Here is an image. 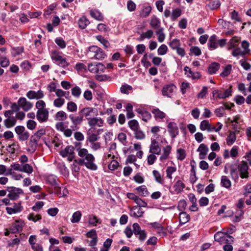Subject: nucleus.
<instances>
[{
  "label": "nucleus",
  "instance_id": "nucleus-28",
  "mask_svg": "<svg viewBox=\"0 0 251 251\" xmlns=\"http://www.w3.org/2000/svg\"><path fill=\"white\" fill-rule=\"evenodd\" d=\"M90 14L92 17L97 21H102L103 20V16L102 13L97 9L91 10Z\"/></svg>",
  "mask_w": 251,
  "mask_h": 251
},
{
  "label": "nucleus",
  "instance_id": "nucleus-62",
  "mask_svg": "<svg viewBox=\"0 0 251 251\" xmlns=\"http://www.w3.org/2000/svg\"><path fill=\"white\" fill-rule=\"evenodd\" d=\"M44 96V93L41 90H39L37 92L32 91V99H40L43 98Z\"/></svg>",
  "mask_w": 251,
  "mask_h": 251
},
{
  "label": "nucleus",
  "instance_id": "nucleus-23",
  "mask_svg": "<svg viewBox=\"0 0 251 251\" xmlns=\"http://www.w3.org/2000/svg\"><path fill=\"white\" fill-rule=\"evenodd\" d=\"M209 149L208 147L204 144H201L197 149V151L200 152V158L202 159L204 158L207 154Z\"/></svg>",
  "mask_w": 251,
  "mask_h": 251
},
{
  "label": "nucleus",
  "instance_id": "nucleus-55",
  "mask_svg": "<svg viewBox=\"0 0 251 251\" xmlns=\"http://www.w3.org/2000/svg\"><path fill=\"white\" fill-rule=\"evenodd\" d=\"M78 162V159H75L73 163L71 165L72 171L77 173L80 170L79 166H82Z\"/></svg>",
  "mask_w": 251,
  "mask_h": 251
},
{
  "label": "nucleus",
  "instance_id": "nucleus-59",
  "mask_svg": "<svg viewBox=\"0 0 251 251\" xmlns=\"http://www.w3.org/2000/svg\"><path fill=\"white\" fill-rule=\"evenodd\" d=\"M231 65H226L223 70V71L220 74V76L222 77H226L228 76L231 71Z\"/></svg>",
  "mask_w": 251,
  "mask_h": 251
},
{
  "label": "nucleus",
  "instance_id": "nucleus-4",
  "mask_svg": "<svg viewBox=\"0 0 251 251\" xmlns=\"http://www.w3.org/2000/svg\"><path fill=\"white\" fill-rule=\"evenodd\" d=\"M214 239L220 244H232L234 242V238L227 233L219 231L214 235Z\"/></svg>",
  "mask_w": 251,
  "mask_h": 251
},
{
  "label": "nucleus",
  "instance_id": "nucleus-27",
  "mask_svg": "<svg viewBox=\"0 0 251 251\" xmlns=\"http://www.w3.org/2000/svg\"><path fill=\"white\" fill-rule=\"evenodd\" d=\"M54 193L59 197H65L68 195V191L65 187H60L57 185L54 187Z\"/></svg>",
  "mask_w": 251,
  "mask_h": 251
},
{
  "label": "nucleus",
  "instance_id": "nucleus-43",
  "mask_svg": "<svg viewBox=\"0 0 251 251\" xmlns=\"http://www.w3.org/2000/svg\"><path fill=\"white\" fill-rule=\"evenodd\" d=\"M236 136L234 132H230L226 138V143L227 145H232L236 141Z\"/></svg>",
  "mask_w": 251,
  "mask_h": 251
},
{
  "label": "nucleus",
  "instance_id": "nucleus-18",
  "mask_svg": "<svg viewBox=\"0 0 251 251\" xmlns=\"http://www.w3.org/2000/svg\"><path fill=\"white\" fill-rule=\"evenodd\" d=\"M88 124L91 127H94L95 126L101 127L103 126V121L100 117L91 118L88 121Z\"/></svg>",
  "mask_w": 251,
  "mask_h": 251
},
{
  "label": "nucleus",
  "instance_id": "nucleus-22",
  "mask_svg": "<svg viewBox=\"0 0 251 251\" xmlns=\"http://www.w3.org/2000/svg\"><path fill=\"white\" fill-rule=\"evenodd\" d=\"M150 25L151 27L156 30L162 28L161 27V22L156 16H152L150 20Z\"/></svg>",
  "mask_w": 251,
  "mask_h": 251
},
{
  "label": "nucleus",
  "instance_id": "nucleus-53",
  "mask_svg": "<svg viewBox=\"0 0 251 251\" xmlns=\"http://www.w3.org/2000/svg\"><path fill=\"white\" fill-rule=\"evenodd\" d=\"M133 106L130 103H128L126 106L127 111L126 116L128 119L132 118L134 117V114L132 111Z\"/></svg>",
  "mask_w": 251,
  "mask_h": 251
},
{
  "label": "nucleus",
  "instance_id": "nucleus-63",
  "mask_svg": "<svg viewBox=\"0 0 251 251\" xmlns=\"http://www.w3.org/2000/svg\"><path fill=\"white\" fill-rule=\"evenodd\" d=\"M168 51V48L165 44L161 45L158 49L157 52L158 54L160 55H163L165 54Z\"/></svg>",
  "mask_w": 251,
  "mask_h": 251
},
{
  "label": "nucleus",
  "instance_id": "nucleus-14",
  "mask_svg": "<svg viewBox=\"0 0 251 251\" xmlns=\"http://www.w3.org/2000/svg\"><path fill=\"white\" fill-rule=\"evenodd\" d=\"M167 128L170 136L172 138H175L178 134L179 130L176 123L171 122L168 126Z\"/></svg>",
  "mask_w": 251,
  "mask_h": 251
},
{
  "label": "nucleus",
  "instance_id": "nucleus-58",
  "mask_svg": "<svg viewBox=\"0 0 251 251\" xmlns=\"http://www.w3.org/2000/svg\"><path fill=\"white\" fill-rule=\"evenodd\" d=\"M65 100L63 98H59L55 99L53 101V105L57 108L61 107L65 103Z\"/></svg>",
  "mask_w": 251,
  "mask_h": 251
},
{
  "label": "nucleus",
  "instance_id": "nucleus-11",
  "mask_svg": "<svg viewBox=\"0 0 251 251\" xmlns=\"http://www.w3.org/2000/svg\"><path fill=\"white\" fill-rule=\"evenodd\" d=\"M25 225L23 220H17L12 223L9 229L10 231L12 233H19L22 231Z\"/></svg>",
  "mask_w": 251,
  "mask_h": 251
},
{
  "label": "nucleus",
  "instance_id": "nucleus-16",
  "mask_svg": "<svg viewBox=\"0 0 251 251\" xmlns=\"http://www.w3.org/2000/svg\"><path fill=\"white\" fill-rule=\"evenodd\" d=\"M161 148L159 146L158 142L155 139H151V144L150 147V152L159 154L161 152Z\"/></svg>",
  "mask_w": 251,
  "mask_h": 251
},
{
  "label": "nucleus",
  "instance_id": "nucleus-32",
  "mask_svg": "<svg viewBox=\"0 0 251 251\" xmlns=\"http://www.w3.org/2000/svg\"><path fill=\"white\" fill-rule=\"evenodd\" d=\"M221 5L219 0H210L206 6L211 10L218 9Z\"/></svg>",
  "mask_w": 251,
  "mask_h": 251
},
{
  "label": "nucleus",
  "instance_id": "nucleus-39",
  "mask_svg": "<svg viewBox=\"0 0 251 251\" xmlns=\"http://www.w3.org/2000/svg\"><path fill=\"white\" fill-rule=\"evenodd\" d=\"M185 184L180 180H177L174 185L176 192L178 194L181 192L185 188Z\"/></svg>",
  "mask_w": 251,
  "mask_h": 251
},
{
  "label": "nucleus",
  "instance_id": "nucleus-49",
  "mask_svg": "<svg viewBox=\"0 0 251 251\" xmlns=\"http://www.w3.org/2000/svg\"><path fill=\"white\" fill-rule=\"evenodd\" d=\"M81 216V213L79 211H77L74 212L72 215L71 222L72 223H78L80 221Z\"/></svg>",
  "mask_w": 251,
  "mask_h": 251
},
{
  "label": "nucleus",
  "instance_id": "nucleus-19",
  "mask_svg": "<svg viewBox=\"0 0 251 251\" xmlns=\"http://www.w3.org/2000/svg\"><path fill=\"white\" fill-rule=\"evenodd\" d=\"M6 210L8 214L11 215L21 212L22 210V207L20 203H14L12 207H7Z\"/></svg>",
  "mask_w": 251,
  "mask_h": 251
},
{
  "label": "nucleus",
  "instance_id": "nucleus-40",
  "mask_svg": "<svg viewBox=\"0 0 251 251\" xmlns=\"http://www.w3.org/2000/svg\"><path fill=\"white\" fill-rule=\"evenodd\" d=\"M46 131L44 129H41L39 130L36 133L34 134L32 137H34V143L35 145H38V141L40 139V137L43 135L45 134Z\"/></svg>",
  "mask_w": 251,
  "mask_h": 251
},
{
  "label": "nucleus",
  "instance_id": "nucleus-33",
  "mask_svg": "<svg viewBox=\"0 0 251 251\" xmlns=\"http://www.w3.org/2000/svg\"><path fill=\"white\" fill-rule=\"evenodd\" d=\"M220 65L217 62H213L211 63L208 67V72L209 74L212 75L216 73L219 69Z\"/></svg>",
  "mask_w": 251,
  "mask_h": 251
},
{
  "label": "nucleus",
  "instance_id": "nucleus-50",
  "mask_svg": "<svg viewBox=\"0 0 251 251\" xmlns=\"http://www.w3.org/2000/svg\"><path fill=\"white\" fill-rule=\"evenodd\" d=\"M128 125L130 129L134 131L139 128V125L137 121L136 120H132L129 121L128 122Z\"/></svg>",
  "mask_w": 251,
  "mask_h": 251
},
{
  "label": "nucleus",
  "instance_id": "nucleus-57",
  "mask_svg": "<svg viewBox=\"0 0 251 251\" xmlns=\"http://www.w3.org/2000/svg\"><path fill=\"white\" fill-rule=\"evenodd\" d=\"M71 93L74 97L78 98L81 95V90L78 86H75L72 89Z\"/></svg>",
  "mask_w": 251,
  "mask_h": 251
},
{
  "label": "nucleus",
  "instance_id": "nucleus-60",
  "mask_svg": "<svg viewBox=\"0 0 251 251\" xmlns=\"http://www.w3.org/2000/svg\"><path fill=\"white\" fill-rule=\"evenodd\" d=\"M232 55L234 57H237L238 56H244L246 54L245 52L242 50L240 48H236L232 52Z\"/></svg>",
  "mask_w": 251,
  "mask_h": 251
},
{
  "label": "nucleus",
  "instance_id": "nucleus-61",
  "mask_svg": "<svg viewBox=\"0 0 251 251\" xmlns=\"http://www.w3.org/2000/svg\"><path fill=\"white\" fill-rule=\"evenodd\" d=\"M118 139L123 145L126 146V135L125 133L123 132L119 133Z\"/></svg>",
  "mask_w": 251,
  "mask_h": 251
},
{
  "label": "nucleus",
  "instance_id": "nucleus-45",
  "mask_svg": "<svg viewBox=\"0 0 251 251\" xmlns=\"http://www.w3.org/2000/svg\"><path fill=\"white\" fill-rule=\"evenodd\" d=\"M138 193L143 196L146 197L149 194L147 188L145 185H141L135 189Z\"/></svg>",
  "mask_w": 251,
  "mask_h": 251
},
{
  "label": "nucleus",
  "instance_id": "nucleus-37",
  "mask_svg": "<svg viewBox=\"0 0 251 251\" xmlns=\"http://www.w3.org/2000/svg\"><path fill=\"white\" fill-rule=\"evenodd\" d=\"M57 168L63 175L67 176L69 175L68 170L63 162L57 163Z\"/></svg>",
  "mask_w": 251,
  "mask_h": 251
},
{
  "label": "nucleus",
  "instance_id": "nucleus-15",
  "mask_svg": "<svg viewBox=\"0 0 251 251\" xmlns=\"http://www.w3.org/2000/svg\"><path fill=\"white\" fill-rule=\"evenodd\" d=\"M238 168L240 172V177L242 178H248L249 177V173L248 171L249 166L246 162H242L238 166Z\"/></svg>",
  "mask_w": 251,
  "mask_h": 251
},
{
  "label": "nucleus",
  "instance_id": "nucleus-20",
  "mask_svg": "<svg viewBox=\"0 0 251 251\" xmlns=\"http://www.w3.org/2000/svg\"><path fill=\"white\" fill-rule=\"evenodd\" d=\"M144 213L142 208L139 206H134L130 211V215L131 217L138 218L142 217Z\"/></svg>",
  "mask_w": 251,
  "mask_h": 251
},
{
  "label": "nucleus",
  "instance_id": "nucleus-30",
  "mask_svg": "<svg viewBox=\"0 0 251 251\" xmlns=\"http://www.w3.org/2000/svg\"><path fill=\"white\" fill-rule=\"evenodd\" d=\"M153 35V31L151 29H149L146 32L142 33L137 38V40L142 41L145 39H150L152 37Z\"/></svg>",
  "mask_w": 251,
  "mask_h": 251
},
{
  "label": "nucleus",
  "instance_id": "nucleus-13",
  "mask_svg": "<svg viewBox=\"0 0 251 251\" xmlns=\"http://www.w3.org/2000/svg\"><path fill=\"white\" fill-rule=\"evenodd\" d=\"M176 89V86L172 83L165 85L162 89V95L168 98H171L174 91Z\"/></svg>",
  "mask_w": 251,
  "mask_h": 251
},
{
  "label": "nucleus",
  "instance_id": "nucleus-7",
  "mask_svg": "<svg viewBox=\"0 0 251 251\" xmlns=\"http://www.w3.org/2000/svg\"><path fill=\"white\" fill-rule=\"evenodd\" d=\"M74 147L72 146H67L64 150L60 151V154L63 157H68V160L72 161L75 158Z\"/></svg>",
  "mask_w": 251,
  "mask_h": 251
},
{
  "label": "nucleus",
  "instance_id": "nucleus-36",
  "mask_svg": "<svg viewBox=\"0 0 251 251\" xmlns=\"http://www.w3.org/2000/svg\"><path fill=\"white\" fill-rule=\"evenodd\" d=\"M67 118V114L65 112L61 110L57 112L54 116V120L62 122L65 120Z\"/></svg>",
  "mask_w": 251,
  "mask_h": 251
},
{
  "label": "nucleus",
  "instance_id": "nucleus-31",
  "mask_svg": "<svg viewBox=\"0 0 251 251\" xmlns=\"http://www.w3.org/2000/svg\"><path fill=\"white\" fill-rule=\"evenodd\" d=\"M24 50V48L22 46L12 47L11 49V55L13 57H17L21 55Z\"/></svg>",
  "mask_w": 251,
  "mask_h": 251
},
{
  "label": "nucleus",
  "instance_id": "nucleus-17",
  "mask_svg": "<svg viewBox=\"0 0 251 251\" xmlns=\"http://www.w3.org/2000/svg\"><path fill=\"white\" fill-rule=\"evenodd\" d=\"M36 117L37 120L40 123L47 122L49 118L48 110L47 109L38 110L37 112Z\"/></svg>",
  "mask_w": 251,
  "mask_h": 251
},
{
  "label": "nucleus",
  "instance_id": "nucleus-5",
  "mask_svg": "<svg viewBox=\"0 0 251 251\" xmlns=\"http://www.w3.org/2000/svg\"><path fill=\"white\" fill-rule=\"evenodd\" d=\"M89 55L91 59L101 60L104 59L106 55L101 49L97 46H92L89 48Z\"/></svg>",
  "mask_w": 251,
  "mask_h": 251
},
{
  "label": "nucleus",
  "instance_id": "nucleus-56",
  "mask_svg": "<svg viewBox=\"0 0 251 251\" xmlns=\"http://www.w3.org/2000/svg\"><path fill=\"white\" fill-rule=\"evenodd\" d=\"M169 45L172 50H176L180 46V42L178 39H174Z\"/></svg>",
  "mask_w": 251,
  "mask_h": 251
},
{
  "label": "nucleus",
  "instance_id": "nucleus-34",
  "mask_svg": "<svg viewBox=\"0 0 251 251\" xmlns=\"http://www.w3.org/2000/svg\"><path fill=\"white\" fill-rule=\"evenodd\" d=\"M89 24V21L85 16L81 17L78 21V25L79 28L82 29H85Z\"/></svg>",
  "mask_w": 251,
  "mask_h": 251
},
{
  "label": "nucleus",
  "instance_id": "nucleus-21",
  "mask_svg": "<svg viewBox=\"0 0 251 251\" xmlns=\"http://www.w3.org/2000/svg\"><path fill=\"white\" fill-rule=\"evenodd\" d=\"M96 110L95 108L90 107H86L82 108L79 112L82 116L83 119L84 117L89 121L91 118L90 117L91 113L94 112Z\"/></svg>",
  "mask_w": 251,
  "mask_h": 251
},
{
  "label": "nucleus",
  "instance_id": "nucleus-26",
  "mask_svg": "<svg viewBox=\"0 0 251 251\" xmlns=\"http://www.w3.org/2000/svg\"><path fill=\"white\" fill-rule=\"evenodd\" d=\"M179 225H182L190 220V216L186 212L182 211L179 213Z\"/></svg>",
  "mask_w": 251,
  "mask_h": 251
},
{
  "label": "nucleus",
  "instance_id": "nucleus-52",
  "mask_svg": "<svg viewBox=\"0 0 251 251\" xmlns=\"http://www.w3.org/2000/svg\"><path fill=\"white\" fill-rule=\"evenodd\" d=\"M152 174L155 178V181L157 182L160 184H163L164 180L162 178L161 176L158 171L156 170H153L152 171Z\"/></svg>",
  "mask_w": 251,
  "mask_h": 251
},
{
  "label": "nucleus",
  "instance_id": "nucleus-48",
  "mask_svg": "<svg viewBox=\"0 0 251 251\" xmlns=\"http://www.w3.org/2000/svg\"><path fill=\"white\" fill-rule=\"evenodd\" d=\"M77 106L76 103L73 101H69L67 104V109L69 112H75L77 111Z\"/></svg>",
  "mask_w": 251,
  "mask_h": 251
},
{
  "label": "nucleus",
  "instance_id": "nucleus-9",
  "mask_svg": "<svg viewBox=\"0 0 251 251\" xmlns=\"http://www.w3.org/2000/svg\"><path fill=\"white\" fill-rule=\"evenodd\" d=\"M15 131L18 135V137L21 141H26L29 137V133L25 130L23 126H18L15 127Z\"/></svg>",
  "mask_w": 251,
  "mask_h": 251
},
{
  "label": "nucleus",
  "instance_id": "nucleus-29",
  "mask_svg": "<svg viewBox=\"0 0 251 251\" xmlns=\"http://www.w3.org/2000/svg\"><path fill=\"white\" fill-rule=\"evenodd\" d=\"M217 41V37L216 35L210 36L208 43V46L210 50L216 49L218 47Z\"/></svg>",
  "mask_w": 251,
  "mask_h": 251
},
{
  "label": "nucleus",
  "instance_id": "nucleus-1",
  "mask_svg": "<svg viewBox=\"0 0 251 251\" xmlns=\"http://www.w3.org/2000/svg\"><path fill=\"white\" fill-rule=\"evenodd\" d=\"M69 118L73 124V125L71 126V128H68L65 123L63 122H58L55 124L56 129L62 132L64 136L67 138L70 137L72 135L73 131L79 129L78 125H81L84 120L79 111L77 116L71 114L69 115Z\"/></svg>",
  "mask_w": 251,
  "mask_h": 251
},
{
  "label": "nucleus",
  "instance_id": "nucleus-12",
  "mask_svg": "<svg viewBox=\"0 0 251 251\" xmlns=\"http://www.w3.org/2000/svg\"><path fill=\"white\" fill-rule=\"evenodd\" d=\"M11 167L15 171L23 172L25 173H31V166L28 164L24 165L20 164L19 163H14L11 165Z\"/></svg>",
  "mask_w": 251,
  "mask_h": 251
},
{
  "label": "nucleus",
  "instance_id": "nucleus-42",
  "mask_svg": "<svg viewBox=\"0 0 251 251\" xmlns=\"http://www.w3.org/2000/svg\"><path fill=\"white\" fill-rule=\"evenodd\" d=\"M238 167L235 165H231L230 166V174L233 179H236L238 178Z\"/></svg>",
  "mask_w": 251,
  "mask_h": 251
},
{
  "label": "nucleus",
  "instance_id": "nucleus-41",
  "mask_svg": "<svg viewBox=\"0 0 251 251\" xmlns=\"http://www.w3.org/2000/svg\"><path fill=\"white\" fill-rule=\"evenodd\" d=\"M16 122V118L14 117H12L5 119L4 123L6 127L10 128L15 126Z\"/></svg>",
  "mask_w": 251,
  "mask_h": 251
},
{
  "label": "nucleus",
  "instance_id": "nucleus-8",
  "mask_svg": "<svg viewBox=\"0 0 251 251\" xmlns=\"http://www.w3.org/2000/svg\"><path fill=\"white\" fill-rule=\"evenodd\" d=\"M6 190L9 192L7 196L9 199L12 200L18 199L19 195L23 192L21 189L13 186L7 187Z\"/></svg>",
  "mask_w": 251,
  "mask_h": 251
},
{
  "label": "nucleus",
  "instance_id": "nucleus-44",
  "mask_svg": "<svg viewBox=\"0 0 251 251\" xmlns=\"http://www.w3.org/2000/svg\"><path fill=\"white\" fill-rule=\"evenodd\" d=\"M171 147L170 145L167 146L165 148L163 149V153L162 155L160 157V160H163L166 159L171 152Z\"/></svg>",
  "mask_w": 251,
  "mask_h": 251
},
{
  "label": "nucleus",
  "instance_id": "nucleus-3",
  "mask_svg": "<svg viewBox=\"0 0 251 251\" xmlns=\"http://www.w3.org/2000/svg\"><path fill=\"white\" fill-rule=\"evenodd\" d=\"M20 107L24 111H27L31 107V104L29 102H27L25 98H21L19 99L18 103L14 102L11 105L12 111L13 112L19 111Z\"/></svg>",
  "mask_w": 251,
  "mask_h": 251
},
{
  "label": "nucleus",
  "instance_id": "nucleus-54",
  "mask_svg": "<svg viewBox=\"0 0 251 251\" xmlns=\"http://www.w3.org/2000/svg\"><path fill=\"white\" fill-rule=\"evenodd\" d=\"M88 136L87 137V140L90 143H93L99 140L100 137L99 135L95 133L90 134L88 133Z\"/></svg>",
  "mask_w": 251,
  "mask_h": 251
},
{
  "label": "nucleus",
  "instance_id": "nucleus-51",
  "mask_svg": "<svg viewBox=\"0 0 251 251\" xmlns=\"http://www.w3.org/2000/svg\"><path fill=\"white\" fill-rule=\"evenodd\" d=\"M181 14V10L178 8H176L174 9L172 12L171 14V20L173 21H175L178 18L179 16H180Z\"/></svg>",
  "mask_w": 251,
  "mask_h": 251
},
{
  "label": "nucleus",
  "instance_id": "nucleus-35",
  "mask_svg": "<svg viewBox=\"0 0 251 251\" xmlns=\"http://www.w3.org/2000/svg\"><path fill=\"white\" fill-rule=\"evenodd\" d=\"M137 112L141 115L142 120L146 122L151 118V114L146 110H138Z\"/></svg>",
  "mask_w": 251,
  "mask_h": 251
},
{
  "label": "nucleus",
  "instance_id": "nucleus-25",
  "mask_svg": "<svg viewBox=\"0 0 251 251\" xmlns=\"http://www.w3.org/2000/svg\"><path fill=\"white\" fill-rule=\"evenodd\" d=\"M152 10L151 7L149 5H144L142 7L140 11V16L142 18H146L148 17Z\"/></svg>",
  "mask_w": 251,
  "mask_h": 251
},
{
  "label": "nucleus",
  "instance_id": "nucleus-64",
  "mask_svg": "<svg viewBox=\"0 0 251 251\" xmlns=\"http://www.w3.org/2000/svg\"><path fill=\"white\" fill-rule=\"evenodd\" d=\"M134 135L135 138L138 140H142L145 138V134L142 130H139V129L134 131Z\"/></svg>",
  "mask_w": 251,
  "mask_h": 251
},
{
  "label": "nucleus",
  "instance_id": "nucleus-10",
  "mask_svg": "<svg viewBox=\"0 0 251 251\" xmlns=\"http://www.w3.org/2000/svg\"><path fill=\"white\" fill-rule=\"evenodd\" d=\"M232 90L230 88L226 89L224 92L221 90H215L212 92L214 99H225L231 95Z\"/></svg>",
  "mask_w": 251,
  "mask_h": 251
},
{
  "label": "nucleus",
  "instance_id": "nucleus-38",
  "mask_svg": "<svg viewBox=\"0 0 251 251\" xmlns=\"http://www.w3.org/2000/svg\"><path fill=\"white\" fill-rule=\"evenodd\" d=\"M57 177L54 175H50L47 176L46 180V181L50 184V185L54 186L55 187L57 185H58L57 182Z\"/></svg>",
  "mask_w": 251,
  "mask_h": 251
},
{
  "label": "nucleus",
  "instance_id": "nucleus-46",
  "mask_svg": "<svg viewBox=\"0 0 251 251\" xmlns=\"http://www.w3.org/2000/svg\"><path fill=\"white\" fill-rule=\"evenodd\" d=\"M155 33L157 35L158 41L160 43L163 42L165 38V34L164 33V28L158 29L156 31Z\"/></svg>",
  "mask_w": 251,
  "mask_h": 251
},
{
  "label": "nucleus",
  "instance_id": "nucleus-47",
  "mask_svg": "<svg viewBox=\"0 0 251 251\" xmlns=\"http://www.w3.org/2000/svg\"><path fill=\"white\" fill-rule=\"evenodd\" d=\"M221 183L222 186L226 188H229L231 185L230 180L225 176H222Z\"/></svg>",
  "mask_w": 251,
  "mask_h": 251
},
{
  "label": "nucleus",
  "instance_id": "nucleus-24",
  "mask_svg": "<svg viewBox=\"0 0 251 251\" xmlns=\"http://www.w3.org/2000/svg\"><path fill=\"white\" fill-rule=\"evenodd\" d=\"M151 111L156 120H162L166 117V114L160 110L158 108H153Z\"/></svg>",
  "mask_w": 251,
  "mask_h": 251
},
{
  "label": "nucleus",
  "instance_id": "nucleus-2",
  "mask_svg": "<svg viewBox=\"0 0 251 251\" xmlns=\"http://www.w3.org/2000/svg\"><path fill=\"white\" fill-rule=\"evenodd\" d=\"M76 151L78 155L80 157L78 159L81 165H84L87 169L93 171L97 169L98 167L94 163L95 157L92 154L89 153L87 149L78 148L76 149Z\"/></svg>",
  "mask_w": 251,
  "mask_h": 251
},
{
  "label": "nucleus",
  "instance_id": "nucleus-6",
  "mask_svg": "<svg viewBox=\"0 0 251 251\" xmlns=\"http://www.w3.org/2000/svg\"><path fill=\"white\" fill-rule=\"evenodd\" d=\"M51 58L57 65L62 68H66L69 65V63L67 61L66 58L63 57L61 52L54 50L51 52Z\"/></svg>",
  "mask_w": 251,
  "mask_h": 251
}]
</instances>
